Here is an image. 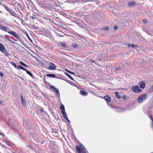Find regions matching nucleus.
Segmentation results:
<instances>
[{
    "label": "nucleus",
    "instance_id": "nucleus-1",
    "mask_svg": "<svg viewBox=\"0 0 153 153\" xmlns=\"http://www.w3.org/2000/svg\"><path fill=\"white\" fill-rule=\"evenodd\" d=\"M0 29L5 32H8L10 34L13 35L15 37L19 40L20 37L17 33L13 31H8L7 28L4 26H2L0 23Z\"/></svg>",
    "mask_w": 153,
    "mask_h": 153
},
{
    "label": "nucleus",
    "instance_id": "nucleus-2",
    "mask_svg": "<svg viewBox=\"0 0 153 153\" xmlns=\"http://www.w3.org/2000/svg\"><path fill=\"white\" fill-rule=\"evenodd\" d=\"M76 149L79 153H86L85 148L82 144H80L79 146H76Z\"/></svg>",
    "mask_w": 153,
    "mask_h": 153
},
{
    "label": "nucleus",
    "instance_id": "nucleus-3",
    "mask_svg": "<svg viewBox=\"0 0 153 153\" xmlns=\"http://www.w3.org/2000/svg\"><path fill=\"white\" fill-rule=\"evenodd\" d=\"M147 97L146 94H143L140 95L138 98L137 101L139 103H142L145 101Z\"/></svg>",
    "mask_w": 153,
    "mask_h": 153
},
{
    "label": "nucleus",
    "instance_id": "nucleus-4",
    "mask_svg": "<svg viewBox=\"0 0 153 153\" xmlns=\"http://www.w3.org/2000/svg\"><path fill=\"white\" fill-rule=\"evenodd\" d=\"M131 89L134 92L136 93L140 92L141 91V90L139 88V87L137 86H133Z\"/></svg>",
    "mask_w": 153,
    "mask_h": 153
},
{
    "label": "nucleus",
    "instance_id": "nucleus-5",
    "mask_svg": "<svg viewBox=\"0 0 153 153\" xmlns=\"http://www.w3.org/2000/svg\"><path fill=\"white\" fill-rule=\"evenodd\" d=\"M50 67L48 68V69L54 70L56 69L55 65L53 63L50 62L49 64Z\"/></svg>",
    "mask_w": 153,
    "mask_h": 153
},
{
    "label": "nucleus",
    "instance_id": "nucleus-6",
    "mask_svg": "<svg viewBox=\"0 0 153 153\" xmlns=\"http://www.w3.org/2000/svg\"><path fill=\"white\" fill-rule=\"evenodd\" d=\"M139 85L140 86V88L143 89L145 88V83L143 81H141L138 83Z\"/></svg>",
    "mask_w": 153,
    "mask_h": 153
},
{
    "label": "nucleus",
    "instance_id": "nucleus-7",
    "mask_svg": "<svg viewBox=\"0 0 153 153\" xmlns=\"http://www.w3.org/2000/svg\"><path fill=\"white\" fill-rule=\"evenodd\" d=\"M9 13L11 15H12L16 18L18 16L17 14L12 9L11 10Z\"/></svg>",
    "mask_w": 153,
    "mask_h": 153
},
{
    "label": "nucleus",
    "instance_id": "nucleus-8",
    "mask_svg": "<svg viewBox=\"0 0 153 153\" xmlns=\"http://www.w3.org/2000/svg\"><path fill=\"white\" fill-rule=\"evenodd\" d=\"M104 99L107 102H109L111 101V97L108 95H106L104 97Z\"/></svg>",
    "mask_w": 153,
    "mask_h": 153
},
{
    "label": "nucleus",
    "instance_id": "nucleus-9",
    "mask_svg": "<svg viewBox=\"0 0 153 153\" xmlns=\"http://www.w3.org/2000/svg\"><path fill=\"white\" fill-rule=\"evenodd\" d=\"M135 5H136V3L134 1H132L131 2H129L128 3V5L129 6H135Z\"/></svg>",
    "mask_w": 153,
    "mask_h": 153
},
{
    "label": "nucleus",
    "instance_id": "nucleus-10",
    "mask_svg": "<svg viewBox=\"0 0 153 153\" xmlns=\"http://www.w3.org/2000/svg\"><path fill=\"white\" fill-rule=\"evenodd\" d=\"M5 50V49L3 44L0 43V50L2 52L4 51Z\"/></svg>",
    "mask_w": 153,
    "mask_h": 153
},
{
    "label": "nucleus",
    "instance_id": "nucleus-11",
    "mask_svg": "<svg viewBox=\"0 0 153 153\" xmlns=\"http://www.w3.org/2000/svg\"><path fill=\"white\" fill-rule=\"evenodd\" d=\"M62 114L63 115V117L67 121H70L68 120V118L67 117V115L66 113L65 112V111L64 112H62Z\"/></svg>",
    "mask_w": 153,
    "mask_h": 153
},
{
    "label": "nucleus",
    "instance_id": "nucleus-12",
    "mask_svg": "<svg viewBox=\"0 0 153 153\" xmlns=\"http://www.w3.org/2000/svg\"><path fill=\"white\" fill-rule=\"evenodd\" d=\"M21 102H22V105H23L24 106H26L25 100H24L23 97L22 96H21Z\"/></svg>",
    "mask_w": 153,
    "mask_h": 153
},
{
    "label": "nucleus",
    "instance_id": "nucleus-13",
    "mask_svg": "<svg viewBox=\"0 0 153 153\" xmlns=\"http://www.w3.org/2000/svg\"><path fill=\"white\" fill-rule=\"evenodd\" d=\"M47 76L50 77H52L53 78H56V75L53 74H47Z\"/></svg>",
    "mask_w": 153,
    "mask_h": 153
},
{
    "label": "nucleus",
    "instance_id": "nucleus-14",
    "mask_svg": "<svg viewBox=\"0 0 153 153\" xmlns=\"http://www.w3.org/2000/svg\"><path fill=\"white\" fill-rule=\"evenodd\" d=\"M60 109L61 110V113L65 111L64 106L63 104H61L60 106Z\"/></svg>",
    "mask_w": 153,
    "mask_h": 153
},
{
    "label": "nucleus",
    "instance_id": "nucleus-15",
    "mask_svg": "<svg viewBox=\"0 0 153 153\" xmlns=\"http://www.w3.org/2000/svg\"><path fill=\"white\" fill-rule=\"evenodd\" d=\"M59 44L63 47L64 48L66 47V45L65 42H61L59 43Z\"/></svg>",
    "mask_w": 153,
    "mask_h": 153
},
{
    "label": "nucleus",
    "instance_id": "nucleus-16",
    "mask_svg": "<svg viewBox=\"0 0 153 153\" xmlns=\"http://www.w3.org/2000/svg\"><path fill=\"white\" fill-rule=\"evenodd\" d=\"M2 52L4 54V55L7 56H8L10 55V53L6 50H4V51H3Z\"/></svg>",
    "mask_w": 153,
    "mask_h": 153
},
{
    "label": "nucleus",
    "instance_id": "nucleus-17",
    "mask_svg": "<svg viewBox=\"0 0 153 153\" xmlns=\"http://www.w3.org/2000/svg\"><path fill=\"white\" fill-rule=\"evenodd\" d=\"M80 94L83 95H85L88 94L87 93L83 90H80Z\"/></svg>",
    "mask_w": 153,
    "mask_h": 153
},
{
    "label": "nucleus",
    "instance_id": "nucleus-18",
    "mask_svg": "<svg viewBox=\"0 0 153 153\" xmlns=\"http://www.w3.org/2000/svg\"><path fill=\"white\" fill-rule=\"evenodd\" d=\"M51 88H53V90L54 92H56V93H59V90L58 89L54 88V86H52V87H51Z\"/></svg>",
    "mask_w": 153,
    "mask_h": 153
},
{
    "label": "nucleus",
    "instance_id": "nucleus-19",
    "mask_svg": "<svg viewBox=\"0 0 153 153\" xmlns=\"http://www.w3.org/2000/svg\"><path fill=\"white\" fill-rule=\"evenodd\" d=\"M26 72L29 74L30 76H31L32 78H33V75L31 73L30 71H28L26 69V71H25Z\"/></svg>",
    "mask_w": 153,
    "mask_h": 153
},
{
    "label": "nucleus",
    "instance_id": "nucleus-20",
    "mask_svg": "<svg viewBox=\"0 0 153 153\" xmlns=\"http://www.w3.org/2000/svg\"><path fill=\"white\" fill-rule=\"evenodd\" d=\"M17 68L20 69H22V70L24 71H26V69L25 68L23 67L22 66H20V65H19V66H17Z\"/></svg>",
    "mask_w": 153,
    "mask_h": 153
},
{
    "label": "nucleus",
    "instance_id": "nucleus-21",
    "mask_svg": "<svg viewBox=\"0 0 153 153\" xmlns=\"http://www.w3.org/2000/svg\"><path fill=\"white\" fill-rule=\"evenodd\" d=\"M4 8L6 9V10L9 12H10V11L12 9H11L9 8L8 7H7V6L6 5L4 6Z\"/></svg>",
    "mask_w": 153,
    "mask_h": 153
},
{
    "label": "nucleus",
    "instance_id": "nucleus-22",
    "mask_svg": "<svg viewBox=\"0 0 153 153\" xmlns=\"http://www.w3.org/2000/svg\"><path fill=\"white\" fill-rule=\"evenodd\" d=\"M20 63L22 65L26 67H28V66L27 65H26L25 63L22 61H20Z\"/></svg>",
    "mask_w": 153,
    "mask_h": 153
},
{
    "label": "nucleus",
    "instance_id": "nucleus-23",
    "mask_svg": "<svg viewBox=\"0 0 153 153\" xmlns=\"http://www.w3.org/2000/svg\"><path fill=\"white\" fill-rule=\"evenodd\" d=\"M115 96L116 97L118 98H120V96L119 94V93L117 92H115Z\"/></svg>",
    "mask_w": 153,
    "mask_h": 153
},
{
    "label": "nucleus",
    "instance_id": "nucleus-24",
    "mask_svg": "<svg viewBox=\"0 0 153 153\" xmlns=\"http://www.w3.org/2000/svg\"><path fill=\"white\" fill-rule=\"evenodd\" d=\"M128 47H137V45H131L130 44H128Z\"/></svg>",
    "mask_w": 153,
    "mask_h": 153
},
{
    "label": "nucleus",
    "instance_id": "nucleus-25",
    "mask_svg": "<svg viewBox=\"0 0 153 153\" xmlns=\"http://www.w3.org/2000/svg\"><path fill=\"white\" fill-rule=\"evenodd\" d=\"M66 75L70 79L73 80V79L72 77L69 74L67 73H65Z\"/></svg>",
    "mask_w": 153,
    "mask_h": 153
},
{
    "label": "nucleus",
    "instance_id": "nucleus-26",
    "mask_svg": "<svg viewBox=\"0 0 153 153\" xmlns=\"http://www.w3.org/2000/svg\"><path fill=\"white\" fill-rule=\"evenodd\" d=\"M65 70L67 72H68V73H70L71 74H75L74 73V72H72V71H69V70H68L67 69H65Z\"/></svg>",
    "mask_w": 153,
    "mask_h": 153
},
{
    "label": "nucleus",
    "instance_id": "nucleus-27",
    "mask_svg": "<svg viewBox=\"0 0 153 153\" xmlns=\"http://www.w3.org/2000/svg\"><path fill=\"white\" fill-rule=\"evenodd\" d=\"M10 63L11 64L13 65L15 68H17V66L16 65V64L14 62H11Z\"/></svg>",
    "mask_w": 153,
    "mask_h": 153
},
{
    "label": "nucleus",
    "instance_id": "nucleus-28",
    "mask_svg": "<svg viewBox=\"0 0 153 153\" xmlns=\"http://www.w3.org/2000/svg\"><path fill=\"white\" fill-rule=\"evenodd\" d=\"M149 91L150 92H152L153 91V85L152 86L149 90Z\"/></svg>",
    "mask_w": 153,
    "mask_h": 153
},
{
    "label": "nucleus",
    "instance_id": "nucleus-29",
    "mask_svg": "<svg viewBox=\"0 0 153 153\" xmlns=\"http://www.w3.org/2000/svg\"><path fill=\"white\" fill-rule=\"evenodd\" d=\"M103 29L106 31L108 30L109 29L108 27H106L103 28Z\"/></svg>",
    "mask_w": 153,
    "mask_h": 153
},
{
    "label": "nucleus",
    "instance_id": "nucleus-30",
    "mask_svg": "<svg viewBox=\"0 0 153 153\" xmlns=\"http://www.w3.org/2000/svg\"><path fill=\"white\" fill-rule=\"evenodd\" d=\"M31 18L33 19V20H34L35 19H37V18L36 17H34L33 16H32L31 17Z\"/></svg>",
    "mask_w": 153,
    "mask_h": 153
},
{
    "label": "nucleus",
    "instance_id": "nucleus-31",
    "mask_svg": "<svg viewBox=\"0 0 153 153\" xmlns=\"http://www.w3.org/2000/svg\"><path fill=\"white\" fill-rule=\"evenodd\" d=\"M27 37H28V39L30 40V42H32V40L29 37V35L27 34Z\"/></svg>",
    "mask_w": 153,
    "mask_h": 153
},
{
    "label": "nucleus",
    "instance_id": "nucleus-32",
    "mask_svg": "<svg viewBox=\"0 0 153 153\" xmlns=\"http://www.w3.org/2000/svg\"><path fill=\"white\" fill-rule=\"evenodd\" d=\"M143 22L145 24H146L147 23V21L146 19H143Z\"/></svg>",
    "mask_w": 153,
    "mask_h": 153
},
{
    "label": "nucleus",
    "instance_id": "nucleus-33",
    "mask_svg": "<svg viewBox=\"0 0 153 153\" xmlns=\"http://www.w3.org/2000/svg\"><path fill=\"white\" fill-rule=\"evenodd\" d=\"M73 46L74 48H77V45L76 44H73Z\"/></svg>",
    "mask_w": 153,
    "mask_h": 153
},
{
    "label": "nucleus",
    "instance_id": "nucleus-34",
    "mask_svg": "<svg viewBox=\"0 0 153 153\" xmlns=\"http://www.w3.org/2000/svg\"><path fill=\"white\" fill-rule=\"evenodd\" d=\"M0 75L1 76H3V73L1 72H0Z\"/></svg>",
    "mask_w": 153,
    "mask_h": 153
},
{
    "label": "nucleus",
    "instance_id": "nucleus-35",
    "mask_svg": "<svg viewBox=\"0 0 153 153\" xmlns=\"http://www.w3.org/2000/svg\"><path fill=\"white\" fill-rule=\"evenodd\" d=\"M7 40L10 42H12V40H10L9 38H7Z\"/></svg>",
    "mask_w": 153,
    "mask_h": 153
},
{
    "label": "nucleus",
    "instance_id": "nucleus-36",
    "mask_svg": "<svg viewBox=\"0 0 153 153\" xmlns=\"http://www.w3.org/2000/svg\"><path fill=\"white\" fill-rule=\"evenodd\" d=\"M117 26H116L114 27V29L116 30L117 28Z\"/></svg>",
    "mask_w": 153,
    "mask_h": 153
},
{
    "label": "nucleus",
    "instance_id": "nucleus-37",
    "mask_svg": "<svg viewBox=\"0 0 153 153\" xmlns=\"http://www.w3.org/2000/svg\"><path fill=\"white\" fill-rule=\"evenodd\" d=\"M40 110L42 112H43L44 111V110L42 109H40Z\"/></svg>",
    "mask_w": 153,
    "mask_h": 153
},
{
    "label": "nucleus",
    "instance_id": "nucleus-38",
    "mask_svg": "<svg viewBox=\"0 0 153 153\" xmlns=\"http://www.w3.org/2000/svg\"><path fill=\"white\" fill-rule=\"evenodd\" d=\"M42 0L44 1L47 2L48 1V0Z\"/></svg>",
    "mask_w": 153,
    "mask_h": 153
},
{
    "label": "nucleus",
    "instance_id": "nucleus-39",
    "mask_svg": "<svg viewBox=\"0 0 153 153\" xmlns=\"http://www.w3.org/2000/svg\"><path fill=\"white\" fill-rule=\"evenodd\" d=\"M3 102V101L1 100L0 101V104H1Z\"/></svg>",
    "mask_w": 153,
    "mask_h": 153
},
{
    "label": "nucleus",
    "instance_id": "nucleus-40",
    "mask_svg": "<svg viewBox=\"0 0 153 153\" xmlns=\"http://www.w3.org/2000/svg\"><path fill=\"white\" fill-rule=\"evenodd\" d=\"M150 119L152 120V121L153 122V119H152V117H150Z\"/></svg>",
    "mask_w": 153,
    "mask_h": 153
},
{
    "label": "nucleus",
    "instance_id": "nucleus-41",
    "mask_svg": "<svg viewBox=\"0 0 153 153\" xmlns=\"http://www.w3.org/2000/svg\"><path fill=\"white\" fill-rule=\"evenodd\" d=\"M95 62V61L94 60H92V61L91 62L92 63H93V62Z\"/></svg>",
    "mask_w": 153,
    "mask_h": 153
},
{
    "label": "nucleus",
    "instance_id": "nucleus-42",
    "mask_svg": "<svg viewBox=\"0 0 153 153\" xmlns=\"http://www.w3.org/2000/svg\"><path fill=\"white\" fill-rule=\"evenodd\" d=\"M59 36L60 37H63V36H62L61 35H60V34L59 35Z\"/></svg>",
    "mask_w": 153,
    "mask_h": 153
},
{
    "label": "nucleus",
    "instance_id": "nucleus-43",
    "mask_svg": "<svg viewBox=\"0 0 153 153\" xmlns=\"http://www.w3.org/2000/svg\"><path fill=\"white\" fill-rule=\"evenodd\" d=\"M98 60H99V61H101V59H100V58H99L98 59Z\"/></svg>",
    "mask_w": 153,
    "mask_h": 153
},
{
    "label": "nucleus",
    "instance_id": "nucleus-44",
    "mask_svg": "<svg viewBox=\"0 0 153 153\" xmlns=\"http://www.w3.org/2000/svg\"><path fill=\"white\" fill-rule=\"evenodd\" d=\"M0 134L1 135V133H0Z\"/></svg>",
    "mask_w": 153,
    "mask_h": 153
}]
</instances>
